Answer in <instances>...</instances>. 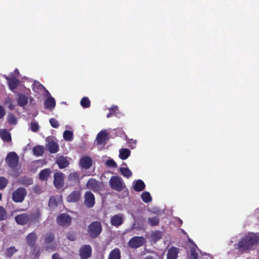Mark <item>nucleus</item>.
Instances as JSON below:
<instances>
[{"mask_svg":"<svg viewBox=\"0 0 259 259\" xmlns=\"http://www.w3.org/2000/svg\"><path fill=\"white\" fill-rule=\"evenodd\" d=\"M258 243L259 236L253 233H249L241 238L238 243L235 245V247L241 252H245L252 249L253 245Z\"/></svg>","mask_w":259,"mask_h":259,"instance_id":"f257e3e1","label":"nucleus"},{"mask_svg":"<svg viewBox=\"0 0 259 259\" xmlns=\"http://www.w3.org/2000/svg\"><path fill=\"white\" fill-rule=\"evenodd\" d=\"M102 231L101 223L99 221H94L91 223L89 227L88 232L91 238L95 239L97 238Z\"/></svg>","mask_w":259,"mask_h":259,"instance_id":"f03ea898","label":"nucleus"},{"mask_svg":"<svg viewBox=\"0 0 259 259\" xmlns=\"http://www.w3.org/2000/svg\"><path fill=\"white\" fill-rule=\"evenodd\" d=\"M27 193L26 189L19 187L12 192V199L15 202L21 203L24 200Z\"/></svg>","mask_w":259,"mask_h":259,"instance_id":"7ed1b4c3","label":"nucleus"},{"mask_svg":"<svg viewBox=\"0 0 259 259\" xmlns=\"http://www.w3.org/2000/svg\"><path fill=\"white\" fill-rule=\"evenodd\" d=\"M109 184L112 189L118 192L123 190L125 187L121 178L118 176H112L109 180Z\"/></svg>","mask_w":259,"mask_h":259,"instance_id":"20e7f679","label":"nucleus"},{"mask_svg":"<svg viewBox=\"0 0 259 259\" xmlns=\"http://www.w3.org/2000/svg\"><path fill=\"white\" fill-rule=\"evenodd\" d=\"M87 187L95 192H99L103 189V183L95 179L91 178L87 183Z\"/></svg>","mask_w":259,"mask_h":259,"instance_id":"39448f33","label":"nucleus"},{"mask_svg":"<svg viewBox=\"0 0 259 259\" xmlns=\"http://www.w3.org/2000/svg\"><path fill=\"white\" fill-rule=\"evenodd\" d=\"M19 157L15 152H9L6 158L8 165L12 168L16 167L18 163Z\"/></svg>","mask_w":259,"mask_h":259,"instance_id":"423d86ee","label":"nucleus"},{"mask_svg":"<svg viewBox=\"0 0 259 259\" xmlns=\"http://www.w3.org/2000/svg\"><path fill=\"white\" fill-rule=\"evenodd\" d=\"M84 205L87 208H92L95 204V197L90 191H87L84 195Z\"/></svg>","mask_w":259,"mask_h":259,"instance_id":"0eeeda50","label":"nucleus"},{"mask_svg":"<svg viewBox=\"0 0 259 259\" xmlns=\"http://www.w3.org/2000/svg\"><path fill=\"white\" fill-rule=\"evenodd\" d=\"M64 175L61 172H58L54 175V185L57 189L62 188L64 185Z\"/></svg>","mask_w":259,"mask_h":259,"instance_id":"6e6552de","label":"nucleus"},{"mask_svg":"<svg viewBox=\"0 0 259 259\" xmlns=\"http://www.w3.org/2000/svg\"><path fill=\"white\" fill-rule=\"evenodd\" d=\"M92 251L90 245H84L79 249V256L82 259H88L91 256Z\"/></svg>","mask_w":259,"mask_h":259,"instance_id":"1a4fd4ad","label":"nucleus"},{"mask_svg":"<svg viewBox=\"0 0 259 259\" xmlns=\"http://www.w3.org/2000/svg\"><path fill=\"white\" fill-rule=\"evenodd\" d=\"M57 223L62 226H68L71 222V218L67 214H60L57 218Z\"/></svg>","mask_w":259,"mask_h":259,"instance_id":"9d476101","label":"nucleus"},{"mask_svg":"<svg viewBox=\"0 0 259 259\" xmlns=\"http://www.w3.org/2000/svg\"><path fill=\"white\" fill-rule=\"evenodd\" d=\"M108 139V133L106 131H101L98 134L96 140L98 145H105L107 144Z\"/></svg>","mask_w":259,"mask_h":259,"instance_id":"9b49d317","label":"nucleus"},{"mask_svg":"<svg viewBox=\"0 0 259 259\" xmlns=\"http://www.w3.org/2000/svg\"><path fill=\"white\" fill-rule=\"evenodd\" d=\"M16 223L20 225H24L30 222V215L27 213H22L15 217Z\"/></svg>","mask_w":259,"mask_h":259,"instance_id":"f8f14e48","label":"nucleus"},{"mask_svg":"<svg viewBox=\"0 0 259 259\" xmlns=\"http://www.w3.org/2000/svg\"><path fill=\"white\" fill-rule=\"evenodd\" d=\"M48 143L46 145L48 151L51 153H57L59 149V144L57 142L52 139H49L47 140Z\"/></svg>","mask_w":259,"mask_h":259,"instance_id":"ddd939ff","label":"nucleus"},{"mask_svg":"<svg viewBox=\"0 0 259 259\" xmlns=\"http://www.w3.org/2000/svg\"><path fill=\"white\" fill-rule=\"evenodd\" d=\"M92 159L89 156H84L80 159L79 165L83 168L89 169L92 166Z\"/></svg>","mask_w":259,"mask_h":259,"instance_id":"4468645a","label":"nucleus"},{"mask_svg":"<svg viewBox=\"0 0 259 259\" xmlns=\"http://www.w3.org/2000/svg\"><path fill=\"white\" fill-rule=\"evenodd\" d=\"M5 78L7 81V84L10 90L12 91L15 90L19 84V80L15 77H10L5 75Z\"/></svg>","mask_w":259,"mask_h":259,"instance_id":"2eb2a0df","label":"nucleus"},{"mask_svg":"<svg viewBox=\"0 0 259 259\" xmlns=\"http://www.w3.org/2000/svg\"><path fill=\"white\" fill-rule=\"evenodd\" d=\"M55 163L58 165L59 168L63 169L68 166L69 165V161L67 157L60 156L57 157L56 159Z\"/></svg>","mask_w":259,"mask_h":259,"instance_id":"dca6fc26","label":"nucleus"},{"mask_svg":"<svg viewBox=\"0 0 259 259\" xmlns=\"http://www.w3.org/2000/svg\"><path fill=\"white\" fill-rule=\"evenodd\" d=\"M123 222V216L121 214H117L112 216L110 219L111 224L116 227H118Z\"/></svg>","mask_w":259,"mask_h":259,"instance_id":"f3484780","label":"nucleus"},{"mask_svg":"<svg viewBox=\"0 0 259 259\" xmlns=\"http://www.w3.org/2000/svg\"><path fill=\"white\" fill-rule=\"evenodd\" d=\"M145 242L143 237H134L131 239V247L138 248L142 246Z\"/></svg>","mask_w":259,"mask_h":259,"instance_id":"a211bd4d","label":"nucleus"},{"mask_svg":"<svg viewBox=\"0 0 259 259\" xmlns=\"http://www.w3.org/2000/svg\"><path fill=\"white\" fill-rule=\"evenodd\" d=\"M37 239V235L34 232H31L27 235L26 238V243L28 246L34 248Z\"/></svg>","mask_w":259,"mask_h":259,"instance_id":"6ab92c4d","label":"nucleus"},{"mask_svg":"<svg viewBox=\"0 0 259 259\" xmlns=\"http://www.w3.org/2000/svg\"><path fill=\"white\" fill-rule=\"evenodd\" d=\"M132 187L136 192H141L145 189L146 185L142 180H135L133 182Z\"/></svg>","mask_w":259,"mask_h":259,"instance_id":"aec40b11","label":"nucleus"},{"mask_svg":"<svg viewBox=\"0 0 259 259\" xmlns=\"http://www.w3.org/2000/svg\"><path fill=\"white\" fill-rule=\"evenodd\" d=\"M81 198V193L79 191L76 190L72 192L67 197L66 200L69 202H76Z\"/></svg>","mask_w":259,"mask_h":259,"instance_id":"412c9836","label":"nucleus"},{"mask_svg":"<svg viewBox=\"0 0 259 259\" xmlns=\"http://www.w3.org/2000/svg\"><path fill=\"white\" fill-rule=\"evenodd\" d=\"M179 249L176 247H171L168 249L166 259H177L178 257Z\"/></svg>","mask_w":259,"mask_h":259,"instance_id":"4be33fe9","label":"nucleus"},{"mask_svg":"<svg viewBox=\"0 0 259 259\" xmlns=\"http://www.w3.org/2000/svg\"><path fill=\"white\" fill-rule=\"evenodd\" d=\"M107 259H121V253L119 249L115 248L112 250L110 252Z\"/></svg>","mask_w":259,"mask_h":259,"instance_id":"5701e85b","label":"nucleus"},{"mask_svg":"<svg viewBox=\"0 0 259 259\" xmlns=\"http://www.w3.org/2000/svg\"><path fill=\"white\" fill-rule=\"evenodd\" d=\"M18 105L21 107H24L28 103V98L23 94L18 95L17 99Z\"/></svg>","mask_w":259,"mask_h":259,"instance_id":"b1692460","label":"nucleus"},{"mask_svg":"<svg viewBox=\"0 0 259 259\" xmlns=\"http://www.w3.org/2000/svg\"><path fill=\"white\" fill-rule=\"evenodd\" d=\"M51 170L49 168L41 170L39 173V178L41 181H47L50 177Z\"/></svg>","mask_w":259,"mask_h":259,"instance_id":"393cba45","label":"nucleus"},{"mask_svg":"<svg viewBox=\"0 0 259 259\" xmlns=\"http://www.w3.org/2000/svg\"><path fill=\"white\" fill-rule=\"evenodd\" d=\"M197 250L200 251L197 246L194 243L193 245L190 247V259H198V253Z\"/></svg>","mask_w":259,"mask_h":259,"instance_id":"a878e982","label":"nucleus"},{"mask_svg":"<svg viewBox=\"0 0 259 259\" xmlns=\"http://www.w3.org/2000/svg\"><path fill=\"white\" fill-rule=\"evenodd\" d=\"M0 137L4 140L7 142L11 141V136L10 133L6 129L0 130Z\"/></svg>","mask_w":259,"mask_h":259,"instance_id":"bb28decb","label":"nucleus"},{"mask_svg":"<svg viewBox=\"0 0 259 259\" xmlns=\"http://www.w3.org/2000/svg\"><path fill=\"white\" fill-rule=\"evenodd\" d=\"M56 105V102L52 97L48 98L45 101V108L48 109H53Z\"/></svg>","mask_w":259,"mask_h":259,"instance_id":"cd10ccee","label":"nucleus"},{"mask_svg":"<svg viewBox=\"0 0 259 259\" xmlns=\"http://www.w3.org/2000/svg\"><path fill=\"white\" fill-rule=\"evenodd\" d=\"M68 179L69 182L74 183H79V174L77 172H73L69 175Z\"/></svg>","mask_w":259,"mask_h":259,"instance_id":"c85d7f7f","label":"nucleus"},{"mask_svg":"<svg viewBox=\"0 0 259 259\" xmlns=\"http://www.w3.org/2000/svg\"><path fill=\"white\" fill-rule=\"evenodd\" d=\"M55 234L52 232H48L44 236V243L46 244L52 243L55 239Z\"/></svg>","mask_w":259,"mask_h":259,"instance_id":"c756f323","label":"nucleus"},{"mask_svg":"<svg viewBox=\"0 0 259 259\" xmlns=\"http://www.w3.org/2000/svg\"><path fill=\"white\" fill-rule=\"evenodd\" d=\"M17 249L15 246H11L6 249L5 251V255L8 258L12 257L16 252Z\"/></svg>","mask_w":259,"mask_h":259,"instance_id":"7c9ffc66","label":"nucleus"},{"mask_svg":"<svg viewBox=\"0 0 259 259\" xmlns=\"http://www.w3.org/2000/svg\"><path fill=\"white\" fill-rule=\"evenodd\" d=\"M33 154L36 156H41L44 153V149L42 146H36L33 148Z\"/></svg>","mask_w":259,"mask_h":259,"instance_id":"2f4dec72","label":"nucleus"},{"mask_svg":"<svg viewBox=\"0 0 259 259\" xmlns=\"http://www.w3.org/2000/svg\"><path fill=\"white\" fill-rule=\"evenodd\" d=\"M130 156V150L127 148L121 149L119 151V157L122 160L127 159Z\"/></svg>","mask_w":259,"mask_h":259,"instance_id":"473e14b6","label":"nucleus"},{"mask_svg":"<svg viewBox=\"0 0 259 259\" xmlns=\"http://www.w3.org/2000/svg\"><path fill=\"white\" fill-rule=\"evenodd\" d=\"M141 198L145 203L150 202L152 199L149 192L145 191L141 194Z\"/></svg>","mask_w":259,"mask_h":259,"instance_id":"72a5a7b5","label":"nucleus"},{"mask_svg":"<svg viewBox=\"0 0 259 259\" xmlns=\"http://www.w3.org/2000/svg\"><path fill=\"white\" fill-rule=\"evenodd\" d=\"M159 221V218L157 216L148 218V223L149 225L152 227L158 225Z\"/></svg>","mask_w":259,"mask_h":259,"instance_id":"f704fd0d","label":"nucleus"},{"mask_svg":"<svg viewBox=\"0 0 259 259\" xmlns=\"http://www.w3.org/2000/svg\"><path fill=\"white\" fill-rule=\"evenodd\" d=\"M161 237H162L161 233L159 231H155L153 232L151 234V240L154 242H156Z\"/></svg>","mask_w":259,"mask_h":259,"instance_id":"c9c22d12","label":"nucleus"},{"mask_svg":"<svg viewBox=\"0 0 259 259\" xmlns=\"http://www.w3.org/2000/svg\"><path fill=\"white\" fill-rule=\"evenodd\" d=\"M20 184L24 185H30L33 183V179L27 177H22L19 180Z\"/></svg>","mask_w":259,"mask_h":259,"instance_id":"e433bc0d","label":"nucleus"},{"mask_svg":"<svg viewBox=\"0 0 259 259\" xmlns=\"http://www.w3.org/2000/svg\"><path fill=\"white\" fill-rule=\"evenodd\" d=\"M8 218V213L6 209L0 206V221L6 220Z\"/></svg>","mask_w":259,"mask_h":259,"instance_id":"4c0bfd02","label":"nucleus"},{"mask_svg":"<svg viewBox=\"0 0 259 259\" xmlns=\"http://www.w3.org/2000/svg\"><path fill=\"white\" fill-rule=\"evenodd\" d=\"M63 138L66 141H71L73 138V134L70 131L66 130L63 133Z\"/></svg>","mask_w":259,"mask_h":259,"instance_id":"58836bf2","label":"nucleus"},{"mask_svg":"<svg viewBox=\"0 0 259 259\" xmlns=\"http://www.w3.org/2000/svg\"><path fill=\"white\" fill-rule=\"evenodd\" d=\"M30 215V222H39L40 218V212L39 211H37L35 212L32 213Z\"/></svg>","mask_w":259,"mask_h":259,"instance_id":"ea45409f","label":"nucleus"},{"mask_svg":"<svg viewBox=\"0 0 259 259\" xmlns=\"http://www.w3.org/2000/svg\"><path fill=\"white\" fill-rule=\"evenodd\" d=\"M80 104L83 108H89L91 105V102L88 97H84L80 101Z\"/></svg>","mask_w":259,"mask_h":259,"instance_id":"a19ab883","label":"nucleus"},{"mask_svg":"<svg viewBox=\"0 0 259 259\" xmlns=\"http://www.w3.org/2000/svg\"><path fill=\"white\" fill-rule=\"evenodd\" d=\"M7 121L11 124H16L17 122L15 116L12 113H10L8 115Z\"/></svg>","mask_w":259,"mask_h":259,"instance_id":"79ce46f5","label":"nucleus"},{"mask_svg":"<svg viewBox=\"0 0 259 259\" xmlns=\"http://www.w3.org/2000/svg\"><path fill=\"white\" fill-rule=\"evenodd\" d=\"M109 112L107 114V117L109 118L113 115H115L117 114V112L118 111V108L116 106H113L111 108L109 109Z\"/></svg>","mask_w":259,"mask_h":259,"instance_id":"37998d69","label":"nucleus"},{"mask_svg":"<svg viewBox=\"0 0 259 259\" xmlns=\"http://www.w3.org/2000/svg\"><path fill=\"white\" fill-rule=\"evenodd\" d=\"M8 183V180L4 177H0V190L4 189Z\"/></svg>","mask_w":259,"mask_h":259,"instance_id":"c03bdc74","label":"nucleus"},{"mask_svg":"<svg viewBox=\"0 0 259 259\" xmlns=\"http://www.w3.org/2000/svg\"><path fill=\"white\" fill-rule=\"evenodd\" d=\"M105 164L106 166L110 167L116 168L117 166L116 163L112 159L107 160L106 161Z\"/></svg>","mask_w":259,"mask_h":259,"instance_id":"a18cd8bd","label":"nucleus"},{"mask_svg":"<svg viewBox=\"0 0 259 259\" xmlns=\"http://www.w3.org/2000/svg\"><path fill=\"white\" fill-rule=\"evenodd\" d=\"M120 172L122 176L127 178L130 177V169L127 167H121L120 168Z\"/></svg>","mask_w":259,"mask_h":259,"instance_id":"49530a36","label":"nucleus"},{"mask_svg":"<svg viewBox=\"0 0 259 259\" xmlns=\"http://www.w3.org/2000/svg\"><path fill=\"white\" fill-rule=\"evenodd\" d=\"M5 103L8 105V108L10 110H12L14 109V105L12 103V101L10 97H7L5 100Z\"/></svg>","mask_w":259,"mask_h":259,"instance_id":"de8ad7c7","label":"nucleus"},{"mask_svg":"<svg viewBox=\"0 0 259 259\" xmlns=\"http://www.w3.org/2000/svg\"><path fill=\"white\" fill-rule=\"evenodd\" d=\"M50 123L51 126L54 128H58L59 126L58 121L55 118H52L50 119Z\"/></svg>","mask_w":259,"mask_h":259,"instance_id":"09e8293b","label":"nucleus"},{"mask_svg":"<svg viewBox=\"0 0 259 259\" xmlns=\"http://www.w3.org/2000/svg\"><path fill=\"white\" fill-rule=\"evenodd\" d=\"M39 129V125L37 122L34 121L31 123V130L33 132H36Z\"/></svg>","mask_w":259,"mask_h":259,"instance_id":"8fccbe9b","label":"nucleus"},{"mask_svg":"<svg viewBox=\"0 0 259 259\" xmlns=\"http://www.w3.org/2000/svg\"><path fill=\"white\" fill-rule=\"evenodd\" d=\"M49 205L50 206H57V203L56 202L55 197L52 196L50 197L49 202Z\"/></svg>","mask_w":259,"mask_h":259,"instance_id":"3c124183","label":"nucleus"},{"mask_svg":"<svg viewBox=\"0 0 259 259\" xmlns=\"http://www.w3.org/2000/svg\"><path fill=\"white\" fill-rule=\"evenodd\" d=\"M6 114L4 108L0 105V119L3 118Z\"/></svg>","mask_w":259,"mask_h":259,"instance_id":"603ef678","label":"nucleus"},{"mask_svg":"<svg viewBox=\"0 0 259 259\" xmlns=\"http://www.w3.org/2000/svg\"><path fill=\"white\" fill-rule=\"evenodd\" d=\"M67 237L69 240L71 241H74L76 239L75 235L72 233H68L67 234Z\"/></svg>","mask_w":259,"mask_h":259,"instance_id":"864d4df0","label":"nucleus"},{"mask_svg":"<svg viewBox=\"0 0 259 259\" xmlns=\"http://www.w3.org/2000/svg\"><path fill=\"white\" fill-rule=\"evenodd\" d=\"M136 140H134L132 139H131V149H134L136 147Z\"/></svg>","mask_w":259,"mask_h":259,"instance_id":"5fc2aeb1","label":"nucleus"},{"mask_svg":"<svg viewBox=\"0 0 259 259\" xmlns=\"http://www.w3.org/2000/svg\"><path fill=\"white\" fill-rule=\"evenodd\" d=\"M52 259H62L58 253H54L52 256Z\"/></svg>","mask_w":259,"mask_h":259,"instance_id":"6e6d98bb","label":"nucleus"},{"mask_svg":"<svg viewBox=\"0 0 259 259\" xmlns=\"http://www.w3.org/2000/svg\"><path fill=\"white\" fill-rule=\"evenodd\" d=\"M2 194L0 193V200H2Z\"/></svg>","mask_w":259,"mask_h":259,"instance_id":"4d7b16f0","label":"nucleus"},{"mask_svg":"<svg viewBox=\"0 0 259 259\" xmlns=\"http://www.w3.org/2000/svg\"><path fill=\"white\" fill-rule=\"evenodd\" d=\"M130 175H131V176L132 175V173L131 171Z\"/></svg>","mask_w":259,"mask_h":259,"instance_id":"13d9d810","label":"nucleus"},{"mask_svg":"<svg viewBox=\"0 0 259 259\" xmlns=\"http://www.w3.org/2000/svg\"><path fill=\"white\" fill-rule=\"evenodd\" d=\"M50 248L52 249H54V248H52V247H51Z\"/></svg>","mask_w":259,"mask_h":259,"instance_id":"bf43d9fd","label":"nucleus"}]
</instances>
